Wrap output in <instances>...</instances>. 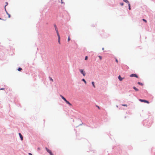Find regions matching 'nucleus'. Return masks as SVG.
<instances>
[{"instance_id": "obj_29", "label": "nucleus", "mask_w": 155, "mask_h": 155, "mask_svg": "<svg viewBox=\"0 0 155 155\" xmlns=\"http://www.w3.org/2000/svg\"><path fill=\"white\" fill-rule=\"evenodd\" d=\"M129 10H130L131 9L130 6H129Z\"/></svg>"}, {"instance_id": "obj_16", "label": "nucleus", "mask_w": 155, "mask_h": 155, "mask_svg": "<svg viewBox=\"0 0 155 155\" xmlns=\"http://www.w3.org/2000/svg\"><path fill=\"white\" fill-rule=\"evenodd\" d=\"M18 70L19 71H20L21 70H22V68H19Z\"/></svg>"}, {"instance_id": "obj_4", "label": "nucleus", "mask_w": 155, "mask_h": 155, "mask_svg": "<svg viewBox=\"0 0 155 155\" xmlns=\"http://www.w3.org/2000/svg\"><path fill=\"white\" fill-rule=\"evenodd\" d=\"M139 101L141 102H144L145 103H147V104H149V102L148 101H147L146 100H144L140 99L139 100Z\"/></svg>"}, {"instance_id": "obj_5", "label": "nucleus", "mask_w": 155, "mask_h": 155, "mask_svg": "<svg viewBox=\"0 0 155 155\" xmlns=\"http://www.w3.org/2000/svg\"><path fill=\"white\" fill-rule=\"evenodd\" d=\"M54 26L55 28V30L56 31L57 35H59V33H58V29L57 26H56V25H54Z\"/></svg>"}, {"instance_id": "obj_27", "label": "nucleus", "mask_w": 155, "mask_h": 155, "mask_svg": "<svg viewBox=\"0 0 155 155\" xmlns=\"http://www.w3.org/2000/svg\"><path fill=\"white\" fill-rule=\"evenodd\" d=\"M28 154H29V155H32V154L31 153H28Z\"/></svg>"}, {"instance_id": "obj_14", "label": "nucleus", "mask_w": 155, "mask_h": 155, "mask_svg": "<svg viewBox=\"0 0 155 155\" xmlns=\"http://www.w3.org/2000/svg\"><path fill=\"white\" fill-rule=\"evenodd\" d=\"M123 1L127 3H129L127 0H123Z\"/></svg>"}, {"instance_id": "obj_25", "label": "nucleus", "mask_w": 155, "mask_h": 155, "mask_svg": "<svg viewBox=\"0 0 155 155\" xmlns=\"http://www.w3.org/2000/svg\"><path fill=\"white\" fill-rule=\"evenodd\" d=\"M120 4V5H122V6L123 5H124V3H121Z\"/></svg>"}, {"instance_id": "obj_6", "label": "nucleus", "mask_w": 155, "mask_h": 155, "mask_svg": "<svg viewBox=\"0 0 155 155\" xmlns=\"http://www.w3.org/2000/svg\"><path fill=\"white\" fill-rule=\"evenodd\" d=\"M130 77H136L137 78H138V76L136 74H131L130 75Z\"/></svg>"}, {"instance_id": "obj_32", "label": "nucleus", "mask_w": 155, "mask_h": 155, "mask_svg": "<svg viewBox=\"0 0 155 155\" xmlns=\"http://www.w3.org/2000/svg\"><path fill=\"white\" fill-rule=\"evenodd\" d=\"M102 49L103 50H104V48H103Z\"/></svg>"}, {"instance_id": "obj_20", "label": "nucleus", "mask_w": 155, "mask_h": 155, "mask_svg": "<svg viewBox=\"0 0 155 155\" xmlns=\"http://www.w3.org/2000/svg\"><path fill=\"white\" fill-rule=\"evenodd\" d=\"M50 78V81H51L52 82L53 81V79L51 78Z\"/></svg>"}, {"instance_id": "obj_11", "label": "nucleus", "mask_w": 155, "mask_h": 155, "mask_svg": "<svg viewBox=\"0 0 155 155\" xmlns=\"http://www.w3.org/2000/svg\"><path fill=\"white\" fill-rule=\"evenodd\" d=\"M92 84L93 86V87H94V88H95V85H94V81H92Z\"/></svg>"}, {"instance_id": "obj_30", "label": "nucleus", "mask_w": 155, "mask_h": 155, "mask_svg": "<svg viewBox=\"0 0 155 155\" xmlns=\"http://www.w3.org/2000/svg\"><path fill=\"white\" fill-rule=\"evenodd\" d=\"M61 3H62V4L63 3V2H62V0H61Z\"/></svg>"}, {"instance_id": "obj_18", "label": "nucleus", "mask_w": 155, "mask_h": 155, "mask_svg": "<svg viewBox=\"0 0 155 155\" xmlns=\"http://www.w3.org/2000/svg\"><path fill=\"white\" fill-rule=\"evenodd\" d=\"M98 57L99 58H100V59L101 60L102 59V57L101 56H98Z\"/></svg>"}, {"instance_id": "obj_8", "label": "nucleus", "mask_w": 155, "mask_h": 155, "mask_svg": "<svg viewBox=\"0 0 155 155\" xmlns=\"http://www.w3.org/2000/svg\"><path fill=\"white\" fill-rule=\"evenodd\" d=\"M19 135L21 139V140H23V137L22 136V135H21V134L20 133H19Z\"/></svg>"}, {"instance_id": "obj_15", "label": "nucleus", "mask_w": 155, "mask_h": 155, "mask_svg": "<svg viewBox=\"0 0 155 155\" xmlns=\"http://www.w3.org/2000/svg\"><path fill=\"white\" fill-rule=\"evenodd\" d=\"M138 84H139V85H143V84L141 83H140V82H138V83H137Z\"/></svg>"}, {"instance_id": "obj_17", "label": "nucleus", "mask_w": 155, "mask_h": 155, "mask_svg": "<svg viewBox=\"0 0 155 155\" xmlns=\"http://www.w3.org/2000/svg\"><path fill=\"white\" fill-rule=\"evenodd\" d=\"M6 13H7V14L8 15V18H10V15L9 14H8L7 12L6 11Z\"/></svg>"}, {"instance_id": "obj_33", "label": "nucleus", "mask_w": 155, "mask_h": 155, "mask_svg": "<svg viewBox=\"0 0 155 155\" xmlns=\"http://www.w3.org/2000/svg\"><path fill=\"white\" fill-rule=\"evenodd\" d=\"M1 19V18H0V19Z\"/></svg>"}, {"instance_id": "obj_19", "label": "nucleus", "mask_w": 155, "mask_h": 155, "mask_svg": "<svg viewBox=\"0 0 155 155\" xmlns=\"http://www.w3.org/2000/svg\"><path fill=\"white\" fill-rule=\"evenodd\" d=\"M142 20L143 21H144L146 23L147 22V20L145 19H143Z\"/></svg>"}, {"instance_id": "obj_9", "label": "nucleus", "mask_w": 155, "mask_h": 155, "mask_svg": "<svg viewBox=\"0 0 155 155\" xmlns=\"http://www.w3.org/2000/svg\"><path fill=\"white\" fill-rule=\"evenodd\" d=\"M118 78L119 79V80L120 81H122L123 80V78H121V77L120 75H119L118 76Z\"/></svg>"}, {"instance_id": "obj_24", "label": "nucleus", "mask_w": 155, "mask_h": 155, "mask_svg": "<svg viewBox=\"0 0 155 155\" xmlns=\"http://www.w3.org/2000/svg\"><path fill=\"white\" fill-rule=\"evenodd\" d=\"M116 61L117 63H118V60H117V59H116Z\"/></svg>"}, {"instance_id": "obj_23", "label": "nucleus", "mask_w": 155, "mask_h": 155, "mask_svg": "<svg viewBox=\"0 0 155 155\" xmlns=\"http://www.w3.org/2000/svg\"><path fill=\"white\" fill-rule=\"evenodd\" d=\"M122 105L123 106H124L127 107V104H122Z\"/></svg>"}, {"instance_id": "obj_10", "label": "nucleus", "mask_w": 155, "mask_h": 155, "mask_svg": "<svg viewBox=\"0 0 155 155\" xmlns=\"http://www.w3.org/2000/svg\"><path fill=\"white\" fill-rule=\"evenodd\" d=\"M133 89L136 91H139V90L136 87H134Z\"/></svg>"}, {"instance_id": "obj_13", "label": "nucleus", "mask_w": 155, "mask_h": 155, "mask_svg": "<svg viewBox=\"0 0 155 155\" xmlns=\"http://www.w3.org/2000/svg\"><path fill=\"white\" fill-rule=\"evenodd\" d=\"M82 81H83L85 84H86V81L84 79H82Z\"/></svg>"}, {"instance_id": "obj_31", "label": "nucleus", "mask_w": 155, "mask_h": 155, "mask_svg": "<svg viewBox=\"0 0 155 155\" xmlns=\"http://www.w3.org/2000/svg\"><path fill=\"white\" fill-rule=\"evenodd\" d=\"M97 107L98 108V109H100V108L98 106H97Z\"/></svg>"}, {"instance_id": "obj_1", "label": "nucleus", "mask_w": 155, "mask_h": 155, "mask_svg": "<svg viewBox=\"0 0 155 155\" xmlns=\"http://www.w3.org/2000/svg\"><path fill=\"white\" fill-rule=\"evenodd\" d=\"M60 96L61 98L68 104L70 106H72V104L70 103L68 101H67L65 98L63 96L61 95H60Z\"/></svg>"}, {"instance_id": "obj_21", "label": "nucleus", "mask_w": 155, "mask_h": 155, "mask_svg": "<svg viewBox=\"0 0 155 155\" xmlns=\"http://www.w3.org/2000/svg\"><path fill=\"white\" fill-rule=\"evenodd\" d=\"M87 58H88V57L87 56H86L85 57V60H86L87 59Z\"/></svg>"}, {"instance_id": "obj_22", "label": "nucleus", "mask_w": 155, "mask_h": 155, "mask_svg": "<svg viewBox=\"0 0 155 155\" xmlns=\"http://www.w3.org/2000/svg\"><path fill=\"white\" fill-rule=\"evenodd\" d=\"M70 36H68V41H70Z\"/></svg>"}, {"instance_id": "obj_2", "label": "nucleus", "mask_w": 155, "mask_h": 155, "mask_svg": "<svg viewBox=\"0 0 155 155\" xmlns=\"http://www.w3.org/2000/svg\"><path fill=\"white\" fill-rule=\"evenodd\" d=\"M80 71L81 73L83 74V75L85 76L86 75V73L85 71H84L83 69H80Z\"/></svg>"}, {"instance_id": "obj_12", "label": "nucleus", "mask_w": 155, "mask_h": 155, "mask_svg": "<svg viewBox=\"0 0 155 155\" xmlns=\"http://www.w3.org/2000/svg\"><path fill=\"white\" fill-rule=\"evenodd\" d=\"M5 3H6V5H5V11H6V9L5 7H6V6L7 5H8V2H6Z\"/></svg>"}, {"instance_id": "obj_7", "label": "nucleus", "mask_w": 155, "mask_h": 155, "mask_svg": "<svg viewBox=\"0 0 155 155\" xmlns=\"http://www.w3.org/2000/svg\"><path fill=\"white\" fill-rule=\"evenodd\" d=\"M58 38V42L59 44H60V37L59 35H57Z\"/></svg>"}, {"instance_id": "obj_3", "label": "nucleus", "mask_w": 155, "mask_h": 155, "mask_svg": "<svg viewBox=\"0 0 155 155\" xmlns=\"http://www.w3.org/2000/svg\"><path fill=\"white\" fill-rule=\"evenodd\" d=\"M45 149L47 151V152L49 153L50 155H54L52 153L51 150L49 149H48L47 147L45 148Z\"/></svg>"}, {"instance_id": "obj_28", "label": "nucleus", "mask_w": 155, "mask_h": 155, "mask_svg": "<svg viewBox=\"0 0 155 155\" xmlns=\"http://www.w3.org/2000/svg\"><path fill=\"white\" fill-rule=\"evenodd\" d=\"M4 90V88H1L0 90Z\"/></svg>"}, {"instance_id": "obj_26", "label": "nucleus", "mask_w": 155, "mask_h": 155, "mask_svg": "<svg viewBox=\"0 0 155 155\" xmlns=\"http://www.w3.org/2000/svg\"><path fill=\"white\" fill-rule=\"evenodd\" d=\"M128 4V5L129 7V6H130V4L129 3Z\"/></svg>"}]
</instances>
